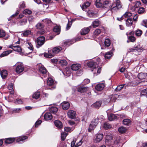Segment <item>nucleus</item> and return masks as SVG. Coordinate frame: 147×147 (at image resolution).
I'll use <instances>...</instances> for the list:
<instances>
[{
  "label": "nucleus",
  "mask_w": 147,
  "mask_h": 147,
  "mask_svg": "<svg viewBox=\"0 0 147 147\" xmlns=\"http://www.w3.org/2000/svg\"><path fill=\"white\" fill-rule=\"evenodd\" d=\"M99 63H97L93 61H90L87 63V66L91 68V71L93 72L94 75H97L101 72V68L99 67L97 69L96 68L98 67Z\"/></svg>",
  "instance_id": "f257e3e1"
},
{
  "label": "nucleus",
  "mask_w": 147,
  "mask_h": 147,
  "mask_svg": "<svg viewBox=\"0 0 147 147\" xmlns=\"http://www.w3.org/2000/svg\"><path fill=\"white\" fill-rule=\"evenodd\" d=\"M62 49V48L60 47H55L52 51L48 50V53H44V56L47 58H51L54 56L55 54L59 53Z\"/></svg>",
  "instance_id": "f03ea898"
},
{
  "label": "nucleus",
  "mask_w": 147,
  "mask_h": 147,
  "mask_svg": "<svg viewBox=\"0 0 147 147\" xmlns=\"http://www.w3.org/2000/svg\"><path fill=\"white\" fill-rule=\"evenodd\" d=\"M144 50V48L140 45L130 48L127 50V53L133 52L136 55H140V53Z\"/></svg>",
  "instance_id": "7ed1b4c3"
},
{
  "label": "nucleus",
  "mask_w": 147,
  "mask_h": 147,
  "mask_svg": "<svg viewBox=\"0 0 147 147\" xmlns=\"http://www.w3.org/2000/svg\"><path fill=\"white\" fill-rule=\"evenodd\" d=\"M36 29L37 30V34L38 35H42L45 32L44 29V25L40 22H38L35 25Z\"/></svg>",
  "instance_id": "20e7f679"
},
{
  "label": "nucleus",
  "mask_w": 147,
  "mask_h": 147,
  "mask_svg": "<svg viewBox=\"0 0 147 147\" xmlns=\"http://www.w3.org/2000/svg\"><path fill=\"white\" fill-rule=\"evenodd\" d=\"M45 42V38L44 36H40L38 37L35 40L36 47L39 48L44 44Z\"/></svg>",
  "instance_id": "39448f33"
},
{
  "label": "nucleus",
  "mask_w": 147,
  "mask_h": 147,
  "mask_svg": "<svg viewBox=\"0 0 147 147\" xmlns=\"http://www.w3.org/2000/svg\"><path fill=\"white\" fill-rule=\"evenodd\" d=\"M24 70V67L22 63H17L16 64L15 71L16 72L19 74L22 73Z\"/></svg>",
  "instance_id": "423d86ee"
},
{
  "label": "nucleus",
  "mask_w": 147,
  "mask_h": 147,
  "mask_svg": "<svg viewBox=\"0 0 147 147\" xmlns=\"http://www.w3.org/2000/svg\"><path fill=\"white\" fill-rule=\"evenodd\" d=\"M112 6L111 10L113 11H117L118 9L121 8V5L120 0H116L115 4H113Z\"/></svg>",
  "instance_id": "0eeeda50"
},
{
  "label": "nucleus",
  "mask_w": 147,
  "mask_h": 147,
  "mask_svg": "<svg viewBox=\"0 0 147 147\" xmlns=\"http://www.w3.org/2000/svg\"><path fill=\"white\" fill-rule=\"evenodd\" d=\"M113 139L112 135L110 134H108L106 135L105 137V142L107 144L111 145L113 143L112 140Z\"/></svg>",
  "instance_id": "6e6552de"
},
{
  "label": "nucleus",
  "mask_w": 147,
  "mask_h": 147,
  "mask_svg": "<svg viewBox=\"0 0 147 147\" xmlns=\"http://www.w3.org/2000/svg\"><path fill=\"white\" fill-rule=\"evenodd\" d=\"M96 120L95 119L91 122L89 127L88 130V131L90 132L94 129L98 123L97 122H96Z\"/></svg>",
  "instance_id": "1a4fd4ad"
},
{
  "label": "nucleus",
  "mask_w": 147,
  "mask_h": 147,
  "mask_svg": "<svg viewBox=\"0 0 147 147\" xmlns=\"http://www.w3.org/2000/svg\"><path fill=\"white\" fill-rule=\"evenodd\" d=\"M118 97V95L116 94H115L110 95L109 96V98L107 99V102H115Z\"/></svg>",
  "instance_id": "9d476101"
},
{
  "label": "nucleus",
  "mask_w": 147,
  "mask_h": 147,
  "mask_svg": "<svg viewBox=\"0 0 147 147\" xmlns=\"http://www.w3.org/2000/svg\"><path fill=\"white\" fill-rule=\"evenodd\" d=\"M105 86V85L104 83H100L96 85L95 88L97 91H100L104 89Z\"/></svg>",
  "instance_id": "9b49d317"
},
{
  "label": "nucleus",
  "mask_w": 147,
  "mask_h": 147,
  "mask_svg": "<svg viewBox=\"0 0 147 147\" xmlns=\"http://www.w3.org/2000/svg\"><path fill=\"white\" fill-rule=\"evenodd\" d=\"M47 83L48 86H52L51 88H49V89L53 90L55 88V86L54 85V80L52 78H48Z\"/></svg>",
  "instance_id": "f8f14e48"
},
{
  "label": "nucleus",
  "mask_w": 147,
  "mask_h": 147,
  "mask_svg": "<svg viewBox=\"0 0 147 147\" xmlns=\"http://www.w3.org/2000/svg\"><path fill=\"white\" fill-rule=\"evenodd\" d=\"M103 134H102L98 133L96 134L95 135V142H100L103 139Z\"/></svg>",
  "instance_id": "ddd939ff"
},
{
  "label": "nucleus",
  "mask_w": 147,
  "mask_h": 147,
  "mask_svg": "<svg viewBox=\"0 0 147 147\" xmlns=\"http://www.w3.org/2000/svg\"><path fill=\"white\" fill-rule=\"evenodd\" d=\"M88 90V88L84 86H80L77 88V91L81 93H85Z\"/></svg>",
  "instance_id": "4468645a"
},
{
  "label": "nucleus",
  "mask_w": 147,
  "mask_h": 147,
  "mask_svg": "<svg viewBox=\"0 0 147 147\" xmlns=\"http://www.w3.org/2000/svg\"><path fill=\"white\" fill-rule=\"evenodd\" d=\"M38 67L39 71L41 74H46L47 70L43 65L39 64L38 65Z\"/></svg>",
  "instance_id": "2eb2a0df"
},
{
  "label": "nucleus",
  "mask_w": 147,
  "mask_h": 147,
  "mask_svg": "<svg viewBox=\"0 0 147 147\" xmlns=\"http://www.w3.org/2000/svg\"><path fill=\"white\" fill-rule=\"evenodd\" d=\"M67 115L69 118L74 119L76 117V114L75 111L72 110H70L67 113Z\"/></svg>",
  "instance_id": "dca6fc26"
},
{
  "label": "nucleus",
  "mask_w": 147,
  "mask_h": 147,
  "mask_svg": "<svg viewBox=\"0 0 147 147\" xmlns=\"http://www.w3.org/2000/svg\"><path fill=\"white\" fill-rule=\"evenodd\" d=\"M6 35L5 31L2 29H0V38H4L5 40L8 39L9 38V36L7 35L5 36Z\"/></svg>",
  "instance_id": "f3484780"
},
{
  "label": "nucleus",
  "mask_w": 147,
  "mask_h": 147,
  "mask_svg": "<svg viewBox=\"0 0 147 147\" xmlns=\"http://www.w3.org/2000/svg\"><path fill=\"white\" fill-rule=\"evenodd\" d=\"M61 106L63 109L66 110L69 108L70 104L69 102L65 101L61 103Z\"/></svg>",
  "instance_id": "a211bd4d"
},
{
  "label": "nucleus",
  "mask_w": 147,
  "mask_h": 147,
  "mask_svg": "<svg viewBox=\"0 0 147 147\" xmlns=\"http://www.w3.org/2000/svg\"><path fill=\"white\" fill-rule=\"evenodd\" d=\"M54 123L55 126L58 129H62L63 127L62 123L59 121L57 120L55 121Z\"/></svg>",
  "instance_id": "6ab92c4d"
},
{
  "label": "nucleus",
  "mask_w": 147,
  "mask_h": 147,
  "mask_svg": "<svg viewBox=\"0 0 147 147\" xmlns=\"http://www.w3.org/2000/svg\"><path fill=\"white\" fill-rule=\"evenodd\" d=\"M90 30L89 27L84 28L81 30V34L82 35H85L88 33Z\"/></svg>",
  "instance_id": "aec40b11"
},
{
  "label": "nucleus",
  "mask_w": 147,
  "mask_h": 147,
  "mask_svg": "<svg viewBox=\"0 0 147 147\" xmlns=\"http://www.w3.org/2000/svg\"><path fill=\"white\" fill-rule=\"evenodd\" d=\"M28 138V137L26 136H22L18 137L16 140L17 142H18L21 141L24 142Z\"/></svg>",
  "instance_id": "412c9836"
},
{
  "label": "nucleus",
  "mask_w": 147,
  "mask_h": 147,
  "mask_svg": "<svg viewBox=\"0 0 147 147\" xmlns=\"http://www.w3.org/2000/svg\"><path fill=\"white\" fill-rule=\"evenodd\" d=\"M44 118L46 120L48 121L52 119V116L50 113H47L45 114Z\"/></svg>",
  "instance_id": "4be33fe9"
},
{
  "label": "nucleus",
  "mask_w": 147,
  "mask_h": 147,
  "mask_svg": "<svg viewBox=\"0 0 147 147\" xmlns=\"http://www.w3.org/2000/svg\"><path fill=\"white\" fill-rule=\"evenodd\" d=\"M12 51L11 50H8L4 51L3 53L0 55V57H2L5 56H7L10 53H12Z\"/></svg>",
  "instance_id": "5701e85b"
},
{
  "label": "nucleus",
  "mask_w": 147,
  "mask_h": 147,
  "mask_svg": "<svg viewBox=\"0 0 147 147\" xmlns=\"http://www.w3.org/2000/svg\"><path fill=\"white\" fill-rule=\"evenodd\" d=\"M40 92L39 91H36L32 94V97L34 99H37L40 98Z\"/></svg>",
  "instance_id": "b1692460"
},
{
  "label": "nucleus",
  "mask_w": 147,
  "mask_h": 147,
  "mask_svg": "<svg viewBox=\"0 0 147 147\" xmlns=\"http://www.w3.org/2000/svg\"><path fill=\"white\" fill-rule=\"evenodd\" d=\"M42 21L48 26L51 25L53 24V22L50 19L46 18L43 20Z\"/></svg>",
  "instance_id": "393cba45"
},
{
  "label": "nucleus",
  "mask_w": 147,
  "mask_h": 147,
  "mask_svg": "<svg viewBox=\"0 0 147 147\" xmlns=\"http://www.w3.org/2000/svg\"><path fill=\"white\" fill-rule=\"evenodd\" d=\"M80 67V66L78 64H74L71 66V69L74 71L78 70Z\"/></svg>",
  "instance_id": "a878e982"
},
{
  "label": "nucleus",
  "mask_w": 147,
  "mask_h": 147,
  "mask_svg": "<svg viewBox=\"0 0 147 147\" xmlns=\"http://www.w3.org/2000/svg\"><path fill=\"white\" fill-rule=\"evenodd\" d=\"M8 89L10 90L9 93L10 94H13L14 93L13 89V84L12 83H10L9 84L8 86Z\"/></svg>",
  "instance_id": "bb28decb"
},
{
  "label": "nucleus",
  "mask_w": 147,
  "mask_h": 147,
  "mask_svg": "<svg viewBox=\"0 0 147 147\" xmlns=\"http://www.w3.org/2000/svg\"><path fill=\"white\" fill-rule=\"evenodd\" d=\"M7 71L5 70H3L0 71V74L3 78H5L7 75Z\"/></svg>",
  "instance_id": "cd10ccee"
},
{
  "label": "nucleus",
  "mask_w": 147,
  "mask_h": 147,
  "mask_svg": "<svg viewBox=\"0 0 147 147\" xmlns=\"http://www.w3.org/2000/svg\"><path fill=\"white\" fill-rule=\"evenodd\" d=\"M133 23V21L132 19L128 18L126 20V25L127 27L131 26Z\"/></svg>",
  "instance_id": "c85d7f7f"
},
{
  "label": "nucleus",
  "mask_w": 147,
  "mask_h": 147,
  "mask_svg": "<svg viewBox=\"0 0 147 147\" xmlns=\"http://www.w3.org/2000/svg\"><path fill=\"white\" fill-rule=\"evenodd\" d=\"M131 123V121L129 119H125L123 121V124L125 125H130Z\"/></svg>",
  "instance_id": "c756f323"
},
{
  "label": "nucleus",
  "mask_w": 147,
  "mask_h": 147,
  "mask_svg": "<svg viewBox=\"0 0 147 147\" xmlns=\"http://www.w3.org/2000/svg\"><path fill=\"white\" fill-rule=\"evenodd\" d=\"M15 140V138H9L5 140V142L6 144H11L13 143Z\"/></svg>",
  "instance_id": "7c9ffc66"
},
{
  "label": "nucleus",
  "mask_w": 147,
  "mask_h": 147,
  "mask_svg": "<svg viewBox=\"0 0 147 147\" xmlns=\"http://www.w3.org/2000/svg\"><path fill=\"white\" fill-rule=\"evenodd\" d=\"M27 22V20L26 18L22 19L19 21L18 24L22 26L25 25Z\"/></svg>",
  "instance_id": "2f4dec72"
},
{
  "label": "nucleus",
  "mask_w": 147,
  "mask_h": 147,
  "mask_svg": "<svg viewBox=\"0 0 147 147\" xmlns=\"http://www.w3.org/2000/svg\"><path fill=\"white\" fill-rule=\"evenodd\" d=\"M112 52L109 51L107 52L105 54V59H109L113 55Z\"/></svg>",
  "instance_id": "473e14b6"
},
{
  "label": "nucleus",
  "mask_w": 147,
  "mask_h": 147,
  "mask_svg": "<svg viewBox=\"0 0 147 147\" xmlns=\"http://www.w3.org/2000/svg\"><path fill=\"white\" fill-rule=\"evenodd\" d=\"M13 51L20 53L22 52V49L19 46L17 45L14 47Z\"/></svg>",
  "instance_id": "72a5a7b5"
},
{
  "label": "nucleus",
  "mask_w": 147,
  "mask_h": 147,
  "mask_svg": "<svg viewBox=\"0 0 147 147\" xmlns=\"http://www.w3.org/2000/svg\"><path fill=\"white\" fill-rule=\"evenodd\" d=\"M117 117L115 115L111 114L108 116V119L110 121H113L117 119Z\"/></svg>",
  "instance_id": "f704fd0d"
},
{
  "label": "nucleus",
  "mask_w": 147,
  "mask_h": 147,
  "mask_svg": "<svg viewBox=\"0 0 147 147\" xmlns=\"http://www.w3.org/2000/svg\"><path fill=\"white\" fill-rule=\"evenodd\" d=\"M95 5L98 8H100L101 7H103L102 3L101 1L100 0H96L95 3Z\"/></svg>",
  "instance_id": "c9c22d12"
},
{
  "label": "nucleus",
  "mask_w": 147,
  "mask_h": 147,
  "mask_svg": "<svg viewBox=\"0 0 147 147\" xmlns=\"http://www.w3.org/2000/svg\"><path fill=\"white\" fill-rule=\"evenodd\" d=\"M53 31L57 33V34H59L60 32V28L59 26H56L54 27Z\"/></svg>",
  "instance_id": "e433bc0d"
},
{
  "label": "nucleus",
  "mask_w": 147,
  "mask_h": 147,
  "mask_svg": "<svg viewBox=\"0 0 147 147\" xmlns=\"http://www.w3.org/2000/svg\"><path fill=\"white\" fill-rule=\"evenodd\" d=\"M90 5V3L88 2H86L82 5L81 6V8L83 10H84L85 9L89 7Z\"/></svg>",
  "instance_id": "4c0bfd02"
},
{
  "label": "nucleus",
  "mask_w": 147,
  "mask_h": 147,
  "mask_svg": "<svg viewBox=\"0 0 147 147\" xmlns=\"http://www.w3.org/2000/svg\"><path fill=\"white\" fill-rule=\"evenodd\" d=\"M127 129L126 127H121L118 129V131L119 133L122 134L125 133Z\"/></svg>",
  "instance_id": "58836bf2"
},
{
  "label": "nucleus",
  "mask_w": 147,
  "mask_h": 147,
  "mask_svg": "<svg viewBox=\"0 0 147 147\" xmlns=\"http://www.w3.org/2000/svg\"><path fill=\"white\" fill-rule=\"evenodd\" d=\"M58 109L56 107H52L50 109V112L53 113H56L58 111Z\"/></svg>",
  "instance_id": "ea45409f"
},
{
  "label": "nucleus",
  "mask_w": 147,
  "mask_h": 147,
  "mask_svg": "<svg viewBox=\"0 0 147 147\" xmlns=\"http://www.w3.org/2000/svg\"><path fill=\"white\" fill-rule=\"evenodd\" d=\"M101 104V102L100 101H98L94 104L93 106L95 108L98 109L100 106Z\"/></svg>",
  "instance_id": "a19ab883"
},
{
  "label": "nucleus",
  "mask_w": 147,
  "mask_h": 147,
  "mask_svg": "<svg viewBox=\"0 0 147 147\" xmlns=\"http://www.w3.org/2000/svg\"><path fill=\"white\" fill-rule=\"evenodd\" d=\"M87 14L90 17H92L95 14L94 12L92 10H89L87 12Z\"/></svg>",
  "instance_id": "79ce46f5"
},
{
  "label": "nucleus",
  "mask_w": 147,
  "mask_h": 147,
  "mask_svg": "<svg viewBox=\"0 0 147 147\" xmlns=\"http://www.w3.org/2000/svg\"><path fill=\"white\" fill-rule=\"evenodd\" d=\"M104 128L105 129H110L111 127V125L108 122H106L104 123Z\"/></svg>",
  "instance_id": "37998d69"
},
{
  "label": "nucleus",
  "mask_w": 147,
  "mask_h": 147,
  "mask_svg": "<svg viewBox=\"0 0 147 147\" xmlns=\"http://www.w3.org/2000/svg\"><path fill=\"white\" fill-rule=\"evenodd\" d=\"M104 43L105 46L108 47L111 45V41L109 38L106 39L105 40Z\"/></svg>",
  "instance_id": "c03bdc74"
},
{
  "label": "nucleus",
  "mask_w": 147,
  "mask_h": 147,
  "mask_svg": "<svg viewBox=\"0 0 147 147\" xmlns=\"http://www.w3.org/2000/svg\"><path fill=\"white\" fill-rule=\"evenodd\" d=\"M133 3L134 4V6L135 8H138L141 5L140 2L137 1H136Z\"/></svg>",
  "instance_id": "a18cd8bd"
},
{
  "label": "nucleus",
  "mask_w": 147,
  "mask_h": 147,
  "mask_svg": "<svg viewBox=\"0 0 147 147\" xmlns=\"http://www.w3.org/2000/svg\"><path fill=\"white\" fill-rule=\"evenodd\" d=\"M99 24V21L96 20L92 22V25L94 28H96L98 26Z\"/></svg>",
  "instance_id": "49530a36"
},
{
  "label": "nucleus",
  "mask_w": 147,
  "mask_h": 147,
  "mask_svg": "<svg viewBox=\"0 0 147 147\" xmlns=\"http://www.w3.org/2000/svg\"><path fill=\"white\" fill-rule=\"evenodd\" d=\"M140 96H147V88L142 91L141 92Z\"/></svg>",
  "instance_id": "de8ad7c7"
},
{
  "label": "nucleus",
  "mask_w": 147,
  "mask_h": 147,
  "mask_svg": "<svg viewBox=\"0 0 147 147\" xmlns=\"http://www.w3.org/2000/svg\"><path fill=\"white\" fill-rule=\"evenodd\" d=\"M142 33V32L141 30L138 29L136 31L135 34L137 36H141Z\"/></svg>",
  "instance_id": "09e8293b"
},
{
  "label": "nucleus",
  "mask_w": 147,
  "mask_h": 147,
  "mask_svg": "<svg viewBox=\"0 0 147 147\" xmlns=\"http://www.w3.org/2000/svg\"><path fill=\"white\" fill-rule=\"evenodd\" d=\"M32 13L31 11L28 9H25L23 11V13L26 15L30 14Z\"/></svg>",
  "instance_id": "8fccbe9b"
},
{
  "label": "nucleus",
  "mask_w": 147,
  "mask_h": 147,
  "mask_svg": "<svg viewBox=\"0 0 147 147\" xmlns=\"http://www.w3.org/2000/svg\"><path fill=\"white\" fill-rule=\"evenodd\" d=\"M31 34V31L29 30H26L24 31L23 33L22 34L24 36H27L28 35Z\"/></svg>",
  "instance_id": "3c124183"
},
{
  "label": "nucleus",
  "mask_w": 147,
  "mask_h": 147,
  "mask_svg": "<svg viewBox=\"0 0 147 147\" xmlns=\"http://www.w3.org/2000/svg\"><path fill=\"white\" fill-rule=\"evenodd\" d=\"M138 77L139 79L141 80L145 78V76L143 74L140 73L138 75Z\"/></svg>",
  "instance_id": "603ef678"
},
{
  "label": "nucleus",
  "mask_w": 147,
  "mask_h": 147,
  "mask_svg": "<svg viewBox=\"0 0 147 147\" xmlns=\"http://www.w3.org/2000/svg\"><path fill=\"white\" fill-rule=\"evenodd\" d=\"M74 129L73 127L71 128L69 127H65L64 129L65 131L68 132L73 131Z\"/></svg>",
  "instance_id": "864d4df0"
},
{
  "label": "nucleus",
  "mask_w": 147,
  "mask_h": 147,
  "mask_svg": "<svg viewBox=\"0 0 147 147\" xmlns=\"http://www.w3.org/2000/svg\"><path fill=\"white\" fill-rule=\"evenodd\" d=\"M67 134H68L64 132L61 133V138L62 140L63 141L65 139Z\"/></svg>",
  "instance_id": "5fc2aeb1"
},
{
  "label": "nucleus",
  "mask_w": 147,
  "mask_h": 147,
  "mask_svg": "<svg viewBox=\"0 0 147 147\" xmlns=\"http://www.w3.org/2000/svg\"><path fill=\"white\" fill-rule=\"evenodd\" d=\"M101 32L100 29H96L94 32V34L95 36H97L100 34Z\"/></svg>",
  "instance_id": "6e6d98bb"
},
{
  "label": "nucleus",
  "mask_w": 147,
  "mask_h": 147,
  "mask_svg": "<svg viewBox=\"0 0 147 147\" xmlns=\"http://www.w3.org/2000/svg\"><path fill=\"white\" fill-rule=\"evenodd\" d=\"M124 85L121 84L118 86L115 89V90L118 91L121 90L123 87Z\"/></svg>",
  "instance_id": "4d7b16f0"
},
{
  "label": "nucleus",
  "mask_w": 147,
  "mask_h": 147,
  "mask_svg": "<svg viewBox=\"0 0 147 147\" xmlns=\"http://www.w3.org/2000/svg\"><path fill=\"white\" fill-rule=\"evenodd\" d=\"M138 84H140V85L142 86H145L147 85V81H141L140 82H137Z\"/></svg>",
  "instance_id": "13d9d810"
},
{
  "label": "nucleus",
  "mask_w": 147,
  "mask_h": 147,
  "mask_svg": "<svg viewBox=\"0 0 147 147\" xmlns=\"http://www.w3.org/2000/svg\"><path fill=\"white\" fill-rule=\"evenodd\" d=\"M145 11V8L143 7H141L138 10V13L139 14H142L144 13Z\"/></svg>",
  "instance_id": "bf43d9fd"
},
{
  "label": "nucleus",
  "mask_w": 147,
  "mask_h": 147,
  "mask_svg": "<svg viewBox=\"0 0 147 147\" xmlns=\"http://www.w3.org/2000/svg\"><path fill=\"white\" fill-rule=\"evenodd\" d=\"M131 15L132 14L131 13L129 12H127L123 15V16L125 18H128L130 17Z\"/></svg>",
  "instance_id": "052dcab7"
},
{
  "label": "nucleus",
  "mask_w": 147,
  "mask_h": 147,
  "mask_svg": "<svg viewBox=\"0 0 147 147\" xmlns=\"http://www.w3.org/2000/svg\"><path fill=\"white\" fill-rule=\"evenodd\" d=\"M59 63L62 65H66L67 64V62L65 60H63L60 61Z\"/></svg>",
  "instance_id": "680f3d73"
},
{
  "label": "nucleus",
  "mask_w": 147,
  "mask_h": 147,
  "mask_svg": "<svg viewBox=\"0 0 147 147\" xmlns=\"http://www.w3.org/2000/svg\"><path fill=\"white\" fill-rule=\"evenodd\" d=\"M128 39L132 42H134L136 39L135 37L133 36H128Z\"/></svg>",
  "instance_id": "e2e57ef3"
},
{
  "label": "nucleus",
  "mask_w": 147,
  "mask_h": 147,
  "mask_svg": "<svg viewBox=\"0 0 147 147\" xmlns=\"http://www.w3.org/2000/svg\"><path fill=\"white\" fill-rule=\"evenodd\" d=\"M102 3L103 7H106L107 6L109 3V1L108 0H104L103 1Z\"/></svg>",
  "instance_id": "0e129e2a"
},
{
  "label": "nucleus",
  "mask_w": 147,
  "mask_h": 147,
  "mask_svg": "<svg viewBox=\"0 0 147 147\" xmlns=\"http://www.w3.org/2000/svg\"><path fill=\"white\" fill-rule=\"evenodd\" d=\"M72 24V22L71 21L68 22V23L67 24L66 28V30H68L70 28Z\"/></svg>",
  "instance_id": "69168bd1"
},
{
  "label": "nucleus",
  "mask_w": 147,
  "mask_h": 147,
  "mask_svg": "<svg viewBox=\"0 0 147 147\" xmlns=\"http://www.w3.org/2000/svg\"><path fill=\"white\" fill-rule=\"evenodd\" d=\"M25 7V4L24 2H22L20 3L19 8L20 9L24 8Z\"/></svg>",
  "instance_id": "338daca9"
},
{
  "label": "nucleus",
  "mask_w": 147,
  "mask_h": 147,
  "mask_svg": "<svg viewBox=\"0 0 147 147\" xmlns=\"http://www.w3.org/2000/svg\"><path fill=\"white\" fill-rule=\"evenodd\" d=\"M142 25L145 26V27H147V20H143L142 23H141Z\"/></svg>",
  "instance_id": "774afa93"
}]
</instances>
